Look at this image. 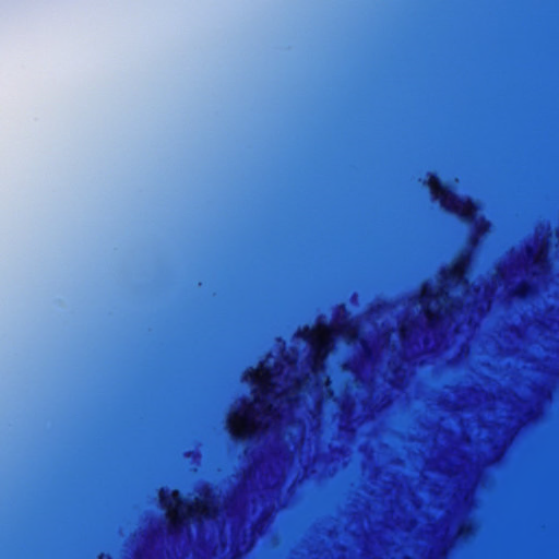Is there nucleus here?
Here are the masks:
<instances>
[{
	"label": "nucleus",
	"instance_id": "nucleus-1",
	"mask_svg": "<svg viewBox=\"0 0 559 559\" xmlns=\"http://www.w3.org/2000/svg\"><path fill=\"white\" fill-rule=\"evenodd\" d=\"M431 199L448 213L456 215L467 225H476L478 222L477 203L469 199L464 198L451 189V187L443 182L437 173L429 174L426 181Z\"/></svg>",
	"mask_w": 559,
	"mask_h": 559
},
{
	"label": "nucleus",
	"instance_id": "nucleus-2",
	"mask_svg": "<svg viewBox=\"0 0 559 559\" xmlns=\"http://www.w3.org/2000/svg\"><path fill=\"white\" fill-rule=\"evenodd\" d=\"M175 501L176 507L181 510L183 507L187 509V513H181L177 518H171L168 522L167 530L171 535H176L182 532L185 526V520L192 518L197 522L214 520L221 512L219 508L207 499V497L197 502L195 504L188 503L178 491H175L171 497L160 495V502L165 508L170 507V502Z\"/></svg>",
	"mask_w": 559,
	"mask_h": 559
},
{
	"label": "nucleus",
	"instance_id": "nucleus-3",
	"mask_svg": "<svg viewBox=\"0 0 559 559\" xmlns=\"http://www.w3.org/2000/svg\"><path fill=\"white\" fill-rule=\"evenodd\" d=\"M301 337L304 341L311 344L309 367L314 374H319L325 369L324 360L331 352V344L329 341H314L312 331L308 330L302 332Z\"/></svg>",
	"mask_w": 559,
	"mask_h": 559
},
{
	"label": "nucleus",
	"instance_id": "nucleus-4",
	"mask_svg": "<svg viewBox=\"0 0 559 559\" xmlns=\"http://www.w3.org/2000/svg\"><path fill=\"white\" fill-rule=\"evenodd\" d=\"M533 292L534 289L532 284H530L528 282H522L512 292V295L521 300H526L528 297L532 296Z\"/></svg>",
	"mask_w": 559,
	"mask_h": 559
},
{
	"label": "nucleus",
	"instance_id": "nucleus-5",
	"mask_svg": "<svg viewBox=\"0 0 559 559\" xmlns=\"http://www.w3.org/2000/svg\"><path fill=\"white\" fill-rule=\"evenodd\" d=\"M445 277L453 282H461L463 277V265L462 262H457L449 272L445 274Z\"/></svg>",
	"mask_w": 559,
	"mask_h": 559
},
{
	"label": "nucleus",
	"instance_id": "nucleus-6",
	"mask_svg": "<svg viewBox=\"0 0 559 559\" xmlns=\"http://www.w3.org/2000/svg\"><path fill=\"white\" fill-rule=\"evenodd\" d=\"M255 402L259 403L263 407L262 416L265 417H275L276 409L273 408L271 404H266L263 400H260L259 396L255 397Z\"/></svg>",
	"mask_w": 559,
	"mask_h": 559
},
{
	"label": "nucleus",
	"instance_id": "nucleus-7",
	"mask_svg": "<svg viewBox=\"0 0 559 559\" xmlns=\"http://www.w3.org/2000/svg\"><path fill=\"white\" fill-rule=\"evenodd\" d=\"M425 316H426L428 325L430 328H433L437 324L438 320H439L438 313L427 309L425 311Z\"/></svg>",
	"mask_w": 559,
	"mask_h": 559
},
{
	"label": "nucleus",
	"instance_id": "nucleus-8",
	"mask_svg": "<svg viewBox=\"0 0 559 559\" xmlns=\"http://www.w3.org/2000/svg\"><path fill=\"white\" fill-rule=\"evenodd\" d=\"M255 415V412L254 409L252 408L251 405H248L246 406L245 408L241 409L240 412V416L246 420V421H251L253 419V416Z\"/></svg>",
	"mask_w": 559,
	"mask_h": 559
},
{
	"label": "nucleus",
	"instance_id": "nucleus-9",
	"mask_svg": "<svg viewBox=\"0 0 559 559\" xmlns=\"http://www.w3.org/2000/svg\"><path fill=\"white\" fill-rule=\"evenodd\" d=\"M343 328H344V333H345L348 342H353V341L359 340V337H358V335L356 333H352L353 329L350 326L343 325Z\"/></svg>",
	"mask_w": 559,
	"mask_h": 559
},
{
	"label": "nucleus",
	"instance_id": "nucleus-10",
	"mask_svg": "<svg viewBox=\"0 0 559 559\" xmlns=\"http://www.w3.org/2000/svg\"><path fill=\"white\" fill-rule=\"evenodd\" d=\"M361 345L364 347V350L367 355L371 354L372 353V347L370 346V344L365 341V340H361Z\"/></svg>",
	"mask_w": 559,
	"mask_h": 559
},
{
	"label": "nucleus",
	"instance_id": "nucleus-11",
	"mask_svg": "<svg viewBox=\"0 0 559 559\" xmlns=\"http://www.w3.org/2000/svg\"><path fill=\"white\" fill-rule=\"evenodd\" d=\"M271 393V389L269 388V385H264L262 389H261V394L263 395H269Z\"/></svg>",
	"mask_w": 559,
	"mask_h": 559
},
{
	"label": "nucleus",
	"instance_id": "nucleus-12",
	"mask_svg": "<svg viewBox=\"0 0 559 559\" xmlns=\"http://www.w3.org/2000/svg\"><path fill=\"white\" fill-rule=\"evenodd\" d=\"M400 335H401L402 340H405V337H406V328L405 326L401 328Z\"/></svg>",
	"mask_w": 559,
	"mask_h": 559
},
{
	"label": "nucleus",
	"instance_id": "nucleus-13",
	"mask_svg": "<svg viewBox=\"0 0 559 559\" xmlns=\"http://www.w3.org/2000/svg\"><path fill=\"white\" fill-rule=\"evenodd\" d=\"M533 261L534 264L538 265L540 263L539 254L534 255Z\"/></svg>",
	"mask_w": 559,
	"mask_h": 559
},
{
	"label": "nucleus",
	"instance_id": "nucleus-14",
	"mask_svg": "<svg viewBox=\"0 0 559 559\" xmlns=\"http://www.w3.org/2000/svg\"><path fill=\"white\" fill-rule=\"evenodd\" d=\"M246 437L251 438L252 436H251V435H248V436L239 435V436H235V439H236V440H242V439H245Z\"/></svg>",
	"mask_w": 559,
	"mask_h": 559
},
{
	"label": "nucleus",
	"instance_id": "nucleus-15",
	"mask_svg": "<svg viewBox=\"0 0 559 559\" xmlns=\"http://www.w3.org/2000/svg\"><path fill=\"white\" fill-rule=\"evenodd\" d=\"M438 295H429L427 296L429 299L437 297Z\"/></svg>",
	"mask_w": 559,
	"mask_h": 559
}]
</instances>
